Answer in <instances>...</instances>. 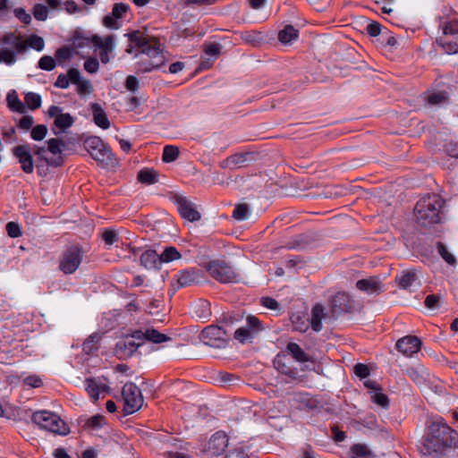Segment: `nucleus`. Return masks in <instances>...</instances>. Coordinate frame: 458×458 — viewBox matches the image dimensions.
<instances>
[{
  "label": "nucleus",
  "instance_id": "nucleus-24",
  "mask_svg": "<svg viewBox=\"0 0 458 458\" xmlns=\"http://www.w3.org/2000/svg\"><path fill=\"white\" fill-rule=\"evenodd\" d=\"M249 155V153H237L232 155L222 162L221 166L230 169L242 167L247 162Z\"/></svg>",
  "mask_w": 458,
  "mask_h": 458
},
{
  "label": "nucleus",
  "instance_id": "nucleus-43",
  "mask_svg": "<svg viewBox=\"0 0 458 458\" xmlns=\"http://www.w3.org/2000/svg\"><path fill=\"white\" fill-rule=\"evenodd\" d=\"M130 10V6L124 3H115L112 8V14L114 18L122 19Z\"/></svg>",
  "mask_w": 458,
  "mask_h": 458
},
{
  "label": "nucleus",
  "instance_id": "nucleus-40",
  "mask_svg": "<svg viewBox=\"0 0 458 458\" xmlns=\"http://www.w3.org/2000/svg\"><path fill=\"white\" fill-rule=\"evenodd\" d=\"M449 99V95L446 91L441 90L430 94L428 101L430 105H439L445 103Z\"/></svg>",
  "mask_w": 458,
  "mask_h": 458
},
{
  "label": "nucleus",
  "instance_id": "nucleus-13",
  "mask_svg": "<svg viewBox=\"0 0 458 458\" xmlns=\"http://www.w3.org/2000/svg\"><path fill=\"white\" fill-rule=\"evenodd\" d=\"M228 446V437L221 431L215 433L209 439L205 453L208 457L218 456L222 454Z\"/></svg>",
  "mask_w": 458,
  "mask_h": 458
},
{
  "label": "nucleus",
  "instance_id": "nucleus-44",
  "mask_svg": "<svg viewBox=\"0 0 458 458\" xmlns=\"http://www.w3.org/2000/svg\"><path fill=\"white\" fill-rule=\"evenodd\" d=\"M33 16L38 21H46L48 16V8L42 4H35L33 7Z\"/></svg>",
  "mask_w": 458,
  "mask_h": 458
},
{
  "label": "nucleus",
  "instance_id": "nucleus-58",
  "mask_svg": "<svg viewBox=\"0 0 458 458\" xmlns=\"http://www.w3.org/2000/svg\"><path fill=\"white\" fill-rule=\"evenodd\" d=\"M441 297L437 294H429L426 297L424 304L428 309H436L438 307Z\"/></svg>",
  "mask_w": 458,
  "mask_h": 458
},
{
  "label": "nucleus",
  "instance_id": "nucleus-50",
  "mask_svg": "<svg viewBox=\"0 0 458 458\" xmlns=\"http://www.w3.org/2000/svg\"><path fill=\"white\" fill-rule=\"evenodd\" d=\"M458 35V21L453 20L447 22L443 28V36Z\"/></svg>",
  "mask_w": 458,
  "mask_h": 458
},
{
  "label": "nucleus",
  "instance_id": "nucleus-4",
  "mask_svg": "<svg viewBox=\"0 0 458 458\" xmlns=\"http://www.w3.org/2000/svg\"><path fill=\"white\" fill-rule=\"evenodd\" d=\"M234 318L232 316H224L221 320L222 326L210 325L206 327L200 333V340L208 346L215 348L225 347L230 338L231 332L227 327L232 326Z\"/></svg>",
  "mask_w": 458,
  "mask_h": 458
},
{
  "label": "nucleus",
  "instance_id": "nucleus-8",
  "mask_svg": "<svg viewBox=\"0 0 458 458\" xmlns=\"http://www.w3.org/2000/svg\"><path fill=\"white\" fill-rule=\"evenodd\" d=\"M208 271L210 276L223 284L237 281L238 275L228 263L224 260H213L208 265Z\"/></svg>",
  "mask_w": 458,
  "mask_h": 458
},
{
  "label": "nucleus",
  "instance_id": "nucleus-35",
  "mask_svg": "<svg viewBox=\"0 0 458 458\" xmlns=\"http://www.w3.org/2000/svg\"><path fill=\"white\" fill-rule=\"evenodd\" d=\"M250 216V206L247 203H238L233 211V218L238 221L245 220Z\"/></svg>",
  "mask_w": 458,
  "mask_h": 458
},
{
  "label": "nucleus",
  "instance_id": "nucleus-28",
  "mask_svg": "<svg viewBox=\"0 0 458 458\" xmlns=\"http://www.w3.org/2000/svg\"><path fill=\"white\" fill-rule=\"evenodd\" d=\"M324 318H325L324 307L319 303L314 305L312 308V310H311V321H310L311 328L314 331L318 332L321 330V328H322L321 320Z\"/></svg>",
  "mask_w": 458,
  "mask_h": 458
},
{
  "label": "nucleus",
  "instance_id": "nucleus-29",
  "mask_svg": "<svg viewBox=\"0 0 458 458\" xmlns=\"http://www.w3.org/2000/svg\"><path fill=\"white\" fill-rule=\"evenodd\" d=\"M157 173L154 169L144 168L138 173L137 179L143 184H154L157 182Z\"/></svg>",
  "mask_w": 458,
  "mask_h": 458
},
{
  "label": "nucleus",
  "instance_id": "nucleus-5",
  "mask_svg": "<svg viewBox=\"0 0 458 458\" xmlns=\"http://www.w3.org/2000/svg\"><path fill=\"white\" fill-rule=\"evenodd\" d=\"M33 422L39 428L59 436H67L71 432L69 425L57 414L43 410L32 414Z\"/></svg>",
  "mask_w": 458,
  "mask_h": 458
},
{
  "label": "nucleus",
  "instance_id": "nucleus-3",
  "mask_svg": "<svg viewBox=\"0 0 458 458\" xmlns=\"http://www.w3.org/2000/svg\"><path fill=\"white\" fill-rule=\"evenodd\" d=\"M125 36L131 43L136 45L141 54L151 59L154 64L152 67L158 69L165 64V57L160 49L158 38L144 35L140 30H133L125 34Z\"/></svg>",
  "mask_w": 458,
  "mask_h": 458
},
{
  "label": "nucleus",
  "instance_id": "nucleus-41",
  "mask_svg": "<svg viewBox=\"0 0 458 458\" xmlns=\"http://www.w3.org/2000/svg\"><path fill=\"white\" fill-rule=\"evenodd\" d=\"M153 63L151 62V59L148 58L147 55L142 57L140 61L137 63V73H145L149 72L153 70H156L155 67H152Z\"/></svg>",
  "mask_w": 458,
  "mask_h": 458
},
{
  "label": "nucleus",
  "instance_id": "nucleus-47",
  "mask_svg": "<svg viewBox=\"0 0 458 458\" xmlns=\"http://www.w3.org/2000/svg\"><path fill=\"white\" fill-rule=\"evenodd\" d=\"M72 48L71 47H62L55 51V58L58 62H65L72 56Z\"/></svg>",
  "mask_w": 458,
  "mask_h": 458
},
{
  "label": "nucleus",
  "instance_id": "nucleus-19",
  "mask_svg": "<svg viewBox=\"0 0 458 458\" xmlns=\"http://www.w3.org/2000/svg\"><path fill=\"white\" fill-rule=\"evenodd\" d=\"M78 423L84 429L98 430L106 424V418L100 414L94 415L90 418L81 416L78 419Z\"/></svg>",
  "mask_w": 458,
  "mask_h": 458
},
{
  "label": "nucleus",
  "instance_id": "nucleus-37",
  "mask_svg": "<svg viewBox=\"0 0 458 458\" xmlns=\"http://www.w3.org/2000/svg\"><path fill=\"white\" fill-rule=\"evenodd\" d=\"M179 148L176 146L166 145L164 148L162 160L165 163H171L177 159L179 157Z\"/></svg>",
  "mask_w": 458,
  "mask_h": 458
},
{
  "label": "nucleus",
  "instance_id": "nucleus-30",
  "mask_svg": "<svg viewBox=\"0 0 458 458\" xmlns=\"http://www.w3.org/2000/svg\"><path fill=\"white\" fill-rule=\"evenodd\" d=\"M299 36V31L292 25H287L284 30H280L278 33V39L280 42L284 44H288L292 40L297 38Z\"/></svg>",
  "mask_w": 458,
  "mask_h": 458
},
{
  "label": "nucleus",
  "instance_id": "nucleus-45",
  "mask_svg": "<svg viewBox=\"0 0 458 458\" xmlns=\"http://www.w3.org/2000/svg\"><path fill=\"white\" fill-rule=\"evenodd\" d=\"M371 399L373 403H377L382 408H388L389 406V398L386 394L379 391L373 392L371 394Z\"/></svg>",
  "mask_w": 458,
  "mask_h": 458
},
{
  "label": "nucleus",
  "instance_id": "nucleus-7",
  "mask_svg": "<svg viewBox=\"0 0 458 458\" xmlns=\"http://www.w3.org/2000/svg\"><path fill=\"white\" fill-rule=\"evenodd\" d=\"M124 401L123 412L125 415L132 414L143 404V396L140 389L132 382L126 383L122 391Z\"/></svg>",
  "mask_w": 458,
  "mask_h": 458
},
{
  "label": "nucleus",
  "instance_id": "nucleus-31",
  "mask_svg": "<svg viewBox=\"0 0 458 458\" xmlns=\"http://www.w3.org/2000/svg\"><path fill=\"white\" fill-rule=\"evenodd\" d=\"M143 344V341L132 338L131 334L130 336L125 337L123 342L119 343L117 346H119L121 350H125L129 354H132Z\"/></svg>",
  "mask_w": 458,
  "mask_h": 458
},
{
  "label": "nucleus",
  "instance_id": "nucleus-48",
  "mask_svg": "<svg viewBox=\"0 0 458 458\" xmlns=\"http://www.w3.org/2000/svg\"><path fill=\"white\" fill-rule=\"evenodd\" d=\"M102 23L106 28L110 30H118L121 27V22L117 18H114L112 13L104 16Z\"/></svg>",
  "mask_w": 458,
  "mask_h": 458
},
{
  "label": "nucleus",
  "instance_id": "nucleus-22",
  "mask_svg": "<svg viewBox=\"0 0 458 458\" xmlns=\"http://www.w3.org/2000/svg\"><path fill=\"white\" fill-rule=\"evenodd\" d=\"M199 272L196 269L182 270L177 277L179 287H185L196 284L199 279Z\"/></svg>",
  "mask_w": 458,
  "mask_h": 458
},
{
  "label": "nucleus",
  "instance_id": "nucleus-53",
  "mask_svg": "<svg viewBox=\"0 0 458 458\" xmlns=\"http://www.w3.org/2000/svg\"><path fill=\"white\" fill-rule=\"evenodd\" d=\"M102 239L107 245H112L118 241V235L115 231L106 229L102 233Z\"/></svg>",
  "mask_w": 458,
  "mask_h": 458
},
{
  "label": "nucleus",
  "instance_id": "nucleus-11",
  "mask_svg": "<svg viewBox=\"0 0 458 458\" xmlns=\"http://www.w3.org/2000/svg\"><path fill=\"white\" fill-rule=\"evenodd\" d=\"M83 146L92 158L99 162H103L109 152V149L104 144L103 140L97 136L86 138Z\"/></svg>",
  "mask_w": 458,
  "mask_h": 458
},
{
  "label": "nucleus",
  "instance_id": "nucleus-12",
  "mask_svg": "<svg viewBox=\"0 0 458 458\" xmlns=\"http://www.w3.org/2000/svg\"><path fill=\"white\" fill-rule=\"evenodd\" d=\"M47 114L50 117L55 118L54 125L59 130L58 131H55V135L64 132L74 123L73 117L68 113H62V108L57 106H51L48 108Z\"/></svg>",
  "mask_w": 458,
  "mask_h": 458
},
{
  "label": "nucleus",
  "instance_id": "nucleus-55",
  "mask_svg": "<svg viewBox=\"0 0 458 458\" xmlns=\"http://www.w3.org/2000/svg\"><path fill=\"white\" fill-rule=\"evenodd\" d=\"M45 47L44 39L35 34H30V48L37 51H42Z\"/></svg>",
  "mask_w": 458,
  "mask_h": 458
},
{
  "label": "nucleus",
  "instance_id": "nucleus-16",
  "mask_svg": "<svg viewBox=\"0 0 458 458\" xmlns=\"http://www.w3.org/2000/svg\"><path fill=\"white\" fill-rule=\"evenodd\" d=\"M131 336L136 340L143 341V343L148 340L155 344H160L170 340L169 336L154 328H148L145 332L135 330L131 333Z\"/></svg>",
  "mask_w": 458,
  "mask_h": 458
},
{
  "label": "nucleus",
  "instance_id": "nucleus-15",
  "mask_svg": "<svg viewBox=\"0 0 458 458\" xmlns=\"http://www.w3.org/2000/svg\"><path fill=\"white\" fill-rule=\"evenodd\" d=\"M395 347L403 355L411 357L420 350L421 342L417 336L407 335L400 338Z\"/></svg>",
  "mask_w": 458,
  "mask_h": 458
},
{
  "label": "nucleus",
  "instance_id": "nucleus-38",
  "mask_svg": "<svg viewBox=\"0 0 458 458\" xmlns=\"http://www.w3.org/2000/svg\"><path fill=\"white\" fill-rule=\"evenodd\" d=\"M274 366L280 373L289 376L291 377L294 378L297 374L295 369H293L291 367H289L288 365L284 364L282 361L280 355H277L276 358L274 360Z\"/></svg>",
  "mask_w": 458,
  "mask_h": 458
},
{
  "label": "nucleus",
  "instance_id": "nucleus-61",
  "mask_svg": "<svg viewBox=\"0 0 458 458\" xmlns=\"http://www.w3.org/2000/svg\"><path fill=\"white\" fill-rule=\"evenodd\" d=\"M353 371L360 378H365L369 375V369L366 364L358 363L354 366Z\"/></svg>",
  "mask_w": 458,
  "mask_h": 458
},
{
  "label": "nucleus",
  "instance_id": "nucleus-1",
  "mask_svg": "<svg viewBox=\"0 0 458 458\" xmlns=\"http://www.w3.org/2000/svg\"><path fill=\"white\" fill-rule=\"evenodd\" d=\"M458 446V433L443 419L429 422L427 431L417 445L424 458H445L446 453Z\"/></svg>",
  "mask_w": 458,
  "mask_h": 458
},
{
  "label": "nucleus",
  "instance_id": "nucleus-64",
  "mask_svg": "<svg viewBox=\"0 0 458 458\" xmlns=\"http://www.w3.org/2000/svg\"><path fill=\"white\" fill-rule=\"evenodd\" d=\"M445 150L450 157L458 158V142L446 143Z\"/></svg>",
  "mask_w": 458,
  "mask_h": 458
},
{
  "label": "nucleus",
  "instance_id": "nucleus-56",
  "mask_svg": "<svg viewBox=\"0 0 458 458\" xmlns=\"http://www.w3.org/2000/svg\"><path fill=\"white\" fill-rule=\"evenodd\" d=\"M221 50V45L216 42H212L205 45V54L212 56H218Z\"/></svg>",
  "mask_w": 458,
  "mask_h": 458
},
{
  "label": "nucleus",
  "instance_id": "nucleus-42",
  "mask_svg": "<svg viewBox=\"0 0 458 458\" xmlns=\"http://www.w3.org/2000/svg\"><path fill=\"white\" fill-rule=\"evenodd\" d=\"M86 390L95 401H97L99 397V386L96 383V381L92 378H87L85 380Z\"/></svg>",
  "mask_w": 458,
  "mask_h": 458
},
{
  "label": "nucleus",
  "instance_id": "nucleus-18",
  "mask_svg": "<svg viewBox=\"0 0 458 458\" xmlns=\"http://www.w3.org/2000/svg\"><path fill=\"white\" fill-rule=\"evenodd\" d=\"M0 44L12 45L19 52H23L29 46V38L17 36L14 33H7L0 38Z\"/></svg>",
  "mask_w": 458,
  "mask_h": 458
},
{
  "label": "nucleus",
  "instance_id": "nucleus-60",
  "mask_svg": "<svg viewBox=\"0 0 458 458\" xmlns=\"http://www.w3.org/2000/svg\"><path fill=\"white\" fill-rule=\"evenodd\" d=\"M125 88L131 92H135L139 89V81L133 75H129L125 80Z\"/></svg>",
  "mask_w": 458,
  "mask_h": 458
},
{
  "label": "nucleus",
  "instance_id": "nucleus-25",
  "mask_svg": "<svg viewBox=\"0 0 458 458\" xmlns=\"http://www.w3.org/2000/svg\"><path fill=\"white\" fill-rule=\"evenodd\" d=\"M437 42L447 54L458 53V35L442 36L437 39Z\"/></svg>",
  "mask_w": 458,
  "mask_h": 458
},
{
  "label": "nucleus",
  "instance_id": "nucleus-63",
  "mask_svg": "<svg viewBox=\"0 0 458 458\" xmlns=\"http://www.w3.org/2000/svg\"><path fill=\"white\" fill-rule=\"evenodd\" d=\"M367 33L371 37H377L381 32V24L377 21H371L366 28Z\"/></svg>",
  "mask_w": 458,
  "mask_h": 458
},
{
  "label": "nucleus",
  "instance_id": "nucleus-23",
  "mask_svg": "<svg viewBox=\"0 0 458 458\" xmlns=\"http://www.w3.org/2000/svg\"><path fill=\"white\" fill-rule=\"evenodd\" d=\"M91 109L93 112V120L94 123L102 129H107L110 126V122L107 118V115L101 106L98 103H94L91 105Z\"/></svg>",
  "mask_w": 458,
  "mask_h": 458
},
{
  "label": "nucleus",
  "instance_id": "nucleus-21",
  "mask_svg": "<svg viewBox=\"0 0 458 458\" xmlns=\"http://www.w3.org/2000/svg\"><path fill=\"white\" fill-rule=\"evenodd\" d=\"M140 264L147 269L159 268L161 265L160 257L156 250H148L140 256Z\"/></svg>",
  "mask_w": 458,
  "mask_h": 458
},
{
  "label": "nucleus",
  "instance_id": "nucleus-26",
  "mask_svg": "<svg viewBox=\"0 0 458 458\" xmlns=\"http://www.w3.org/2000/svg\"><path fill=\"white\" fill-rule=\"evenodd\" d=\"M286 352L298 362L304 363L311 360L310 356L296 343H289L286 345Z\"/></svg>",
  "mask_w": 458,
  "mask_h": 458
},
{
  "label": "nucleus",
  "instance_id": "nucleus-59",
  "mask_svg": "<svg viewBox=\"0 0 458 458\" xmlns=\"http://www.w3.org/2000/svg\"><path fill=\"white\" fill-rule=\"evenodd\" d=\"M260 303L262 306L266 307L267 309L273 310H279L278 301L272 297H262L260 299Z\"/></svg>",
  "mask_w": 458,
  "mask_h": 458
},
{
  "label": "nucleus",
  "instance_id": "nucleus-32",
  "mask_svg": "<svg viewBox=\"0 0 458 458\" xmlns=\"http://www.w3.org/2000/svg\"><path fill=\"white\" fill-rule=\"evenodd\" d=\"M162 263H168L174 260H178L182 258L181 253L174 246L165 247L163 252L159 255Z\"/></svg>",
  "mask_w": 458,
  "mask_h": 458
},
{
  "label": "nucleus",
  "instance_id": "nucleus-6",
  "mask_svg": "<svg viewBox=\"0 0 458 458\" xmlns=\"http://www.w3.org/2000/svg\"><path fill=\"white\" fill-rule=\"evenodd\" d=\"M47 147L38 148L35 153L48 165L61 166L64 164L63 150L66 147L65 142L59 138L49 139Z\"/></svg>",
  "mask_w": 458,
  "mask_h": 458
},
{
  "label": "nucleus",
  "instance_id": "nucleus-51",
  "mask_svg": "<svg viewBox=\"0 0 458 458\" xmlns=\"http://www.w3.org/2000/svg\"><path fill=\"white\" fill-rule=\"evenodd\" d=\"M89 43H91V38H85L77 34L72 38L71 47L72 48V50L74 48L79 49L86 47Z\"/></svg>",
  "mask_w": 458,
  "mask_h": 458
},
{
  "label": "nucleus",
  "instance_id": "nucleus-36",
  "mask_svg": "<svg viewBox=\"0 0 458 458\" xmlns=\"http://www.w3.org/2000/svg\"><path fill=\"white\" fill-rule=\"evenodd\" d=\"M352 458H373L371 451L366 445L355 444L351 448Z\"/></svg>",
  "mask_w": 458,
  "mask_h": 458
},
{
  "label": "nucleus",
  "instance_id": "nucleus-49",
  "mask_svg": "<svg viewBox=\"0 0 458 458\" xmlns=\"http://www.w3.org/2000/svg\"><path fill=\"white\" fill-rule=\"evenodd\" d=\"M241 38L244 42L255 46L260 40V34L257 32L244 31L241 34Z\"/></svg>",
  "mask_w": 458,
  "mask_h": 458
},
{
  "label": "nucleus",
  "instance_id": "nucleus-10",
  "mask_svg": "<svg viewBox=\"0 0 458 458\" xmlns=\"http://www.w3.org/2000/svg\"><path fill=\"white\" fill-rule=\"evenodd\" d=\"M174 203L181 216L190 222L199 221L201 217L199 212L196 209L194 204L187 198L179 194H174L172 198Z\"/></svg>",
  "mask_w": 458,
  "mask_h": 458
},
{
  "label": "nucleus",
  "instance_id": "nucleus-33",
  "mask_svg": "<svg viewBox=\"0 0 458 458\" xmlns=\"http://www.w3.org/2000/svg\"><path fill=\"white\" fill-rule=\"evenodd\" d=\"M397 280L401 288L407 289L417 280V275L414 270L403 271Z\"/></svg>",
  "mask_w": 458,
  "mask_h": 458
},
{
  "label": "nucleus",
  "instance_id": "nucleus-34",
  "mask_svg": "<svg viewBox=\"0 0 458 458\" xmlns=\"http://www.w3.org/2000/svg\"><path fill=\"white\" fill-rule=\"evenodd\" d=\"M13 154L19 157L21 167L25 173H29V152L25 146H17L13 149Z\"/></svg>",
  "mask_w": 458,
  "mask_h": 458
},
{
  "label": "nucleus",
  "instance_id": "nucleus-54",
  "mask_svg": "<svg viewBox=\"0 0 458 458\" xmlns=\"http://www.w3.org/2000/svg\"><path fill=\"white\" fill-rule=\"evenodd\" d=\"M98 68L99 63L95 57H89L84 62V69L89 73L97 72Z\"/></svg>",
  "mask_w": 458,
  "mask_h": 458
},
{
  "label": "nucleus",
  "instance_id": "nucleus-2",
  "mask_svg": "<svg viewBox=\"0 0 458 458\" xmlns=\"http://www.w3.org/2000/svg\"><path fill=\"white\" fill-rule=\"evenodd\" d=\"M444 205V199L437 194H428L422 197L414 207L416 223L425 228L438 224Z\"/></svg>",
  "mask_w": 458,
  "mask_h": 458
},
{
  "label": "nucleus",
  "instance_id": "nucleus-39",
  "mask_svg": "<svg viewBox=\"0 0 458 458\" xmlns=\"http://www.w3.org/2000/svg\"><path fill=\"white\" fill-rule=\"evenodd\" d=\"M437 248L439 255L446 263L452 266L456 264V259L454 256L448 251L446 246L443 242H438L437 244Z\"/></svg>",
  "mask_w": 458,
  "mask_h": 458
},
{
  "label": "nucleus",
  "instance_id": "nucleus-14",
  "mask_svg": "<svg viewBox=\"0 0 458 458\" xmlns=\"http://www.w3.org/2000/svg\"><path fill=\"white\" fill-rule=\"evenodd\" d=\"M353 310V301L350 294L339 292L331 299V311L334 315L349 313Z\"/></svg>",
  "mask_w": 458,
  "mask_h": 458
},
{
  "label": "nucleus",
  "instance_id": "nucleus-57",
  "mask_svg": "<svg viewBox=\"0 0 458 458\" xmlns=\"http://www.w3.org/2000/svg\"><path fill=\"white\" fill-rule=\"evenodd\" d=\"M6 231L12 238L19 237L21 234L20 225L15 222H9L6 225Z\"/></svg>",
  "mask_w": 458,
  "mask_h": 458
},
{
  "label": "nucleus",
  "instance_id": "nucleus-9",
  "mask_svg": "<svg viewBox=\"0 0 458 458\" xmlns=\"http://www.w3.org/2000/svg\"><path fill=\"white\" fill-rule=\"evenodd\" d=\"M82 257V249L78 245L72 246L68 248L63 254L59 264V268L64 274H72L81 265Z\"/></svg>",
  "mask_w": 458,
  "mask_h": 458
},
{
  "label": "nucleus",
  "instance_id": "nucleus-46",
  "mask_svg": "<svg viewBox=\"0 0 458 458\" xmlns=\"http://www.w3.org/2000/svg\"><path fill=\"white\" fill-rule=\"evenodd\" d=\"M55 66V60L50 55H44L38 61V67L44 71H52Z\"/></svg>",
  "mask_w": 458,
  "mask_h": 458
},
{
  "label": "nucleus",
  "instance_id": "nucleus-62",
  "mask_svg": "<svg viewBox=\"0 0 458 458\" xmlns=\"http://www.w3.org/2000/svg\"><path fill=\"white\" fill-rule=\"evenodd\" d=\"M406 372L410 378L413 380L416 384H422L424 382L423 376L417 369L409 368L407 369Z\"/></svg>",
  "mask_w": 458,
  "mask_h": 458
},
{
  "label": "nucleus",
  "instance_id": "nucleus-52",
  "mask_svg": "<svg viewBox=\"0 0 458 458\" xmlns=\"http://www.w3.org/2000/svg\"><path fill=\"white\" fill-rule=\"evenodd\" d=\"M47 132V129L45 125H37L30 131V137L35 140H41Z\"/></svg>",
  "mask_w": 458,
  "mask_h": 458
},
{
  "label": "nucleus",
  "instance_id": "nucleus-20",
  "mask_svg": "<svg viewBox=\"0 0 458 458\" xmlns=\"http://www.w3.org/2000/svg\"><path fill=\"white\" fill-rule=\"evenodd\" d=\"M91 43L101 52L112 53L114 48V36L107 35L105 38L98 34L91 37Z\"/></svg>",
  "mask_w": 458,
  "mask_h": 458
},
{
  "label": "nucleus",
  "instance_id": "nucleus-17",
  "mask_svg": "<svg viewBox=\"0 0 458 458\" xmlns=\"http://www.w3.org/2000/svg\"><path fill=\"white\" fill-rule=\"evenodd\" d=\"M356 287L369 294H378L383 291V284L381 281L377 277H369L367 279L358 280L356 283Z\"/></svg>",
  "mask_w": 458,
  "mask_h": 458
},
{
  "label": "nucleus",
  "instance_id": "nucleus-27",
  "mask_svg": "<svg viewBox=\"0 0 458 458\" xmlns=\"http://www.w3.org/2000/svg\"><path fill=\"white\" fill-rule=\"evenodd\" d=\"M7 106L13 112L18 114H25L27 111L26 106L19 99L15 90H10L6 96Z\"/></svg>",
  "mask_w": 458,
  "mask_h": 458
}]
</instances>
